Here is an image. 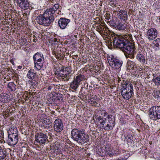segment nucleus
Here are the masks:
<instances>
[{
	"label": "nucleus",
	"mask_w": 160,
	"mask_h": 160,
	"mask_svg": "<svg viewBox=\"0 0 160 160\" xmlns=\"http://www.w3.org/2000/svg\"><path fill=\"white\" fill-rule=\"evenodd\" d=\"M70 22V20L65 18H60L58 21V24L60 28L63 29L65 28L68 23Z\"/></svg>",
	"instance_id": "obj_14"
},
{
	"label": "nucleus",
	"mask_w": 160,
	"mask_h": 160,
	"mask_svg": "<svg viewBox=\"0 0 160 160\" xmlns=\"http://www.w3.org/2000/svg\"><path fill=\"white\" fill-rule=\"evenodd\" d=\"M62 95L58 94H57V96L56 97V99L57 100L62 99Z\"/></svg>",
	"instance_id": "obj_39"
},
{
	"label": "nucleus",
	"mask_w": 160,
	"mask_h": 160,
	"mask_svg": "<svg viewBox=\"0 0 160 160\" xmlns=\"http://www.w3.org/2000/svg\"><path fill=\"white\" fill-rule=\"evenodd\" d=\"M85 79V76L83 75L80 74L77 76L70 83V88L73 90H76L80 85L81 82Z\"/></svg>",
	"instance_id": "obj_7"
},
{
	"label": "nucleus",
	"mask_w": 160,
	"mask_h": 160,
	"mask_svg": "<svg viewBox=\"0 0 160 160\" xmlns=\"http://www.w3.org/2000/svg\"><path fill=\"white\" fill-rule=\"evenodd\" d=\"M7 151L1 147L0 148V160H6L7 156Z\"/></svg>",
	"instance_id": "obj_25"
},
{
	"label": "nucleus",
	"mask_w": 160,
	"mask_h": 160,
	"mask_svg": "<svg viewBox=\"0 0 160 160\" xmlns=\"http://www.w3.org/2000/svg\"><path fill=\"white\" fill-rule=\"evenodd\" d=\"M54 11L51 9H48L42 14H40L36 19L37 22L41 25L49 26L54 20L53 14Z\"/></svg>",
	"instance_id": "obj_2"
},
{
	"label": "nucleus",
	"mask_w": 160,
	"mask_h": 160,
	"mask_svg": "<svg viewBox=\"0 0 160 160\" xmlns=\"http://www.w3.org/2000/svg\"><path fill=\"white\" fill-rule=\"evenodd\" d=\"M23 97L24 99L25 100H27L28 99V97L27 96V94L25 95V94H24L22 96Z\"/></svg>",
	"instance_id": "obj_40"
},
{
	"label": "nucleus",
	"mask_w": 160,
	"mask_h": 160,
	"mask_svg": "<svg viewBox=\"0 0 160 160\" xmlns=\"http://www.w3.org/2000/svg\"><path fill=\"white\" fill-rule=\"evenodd\" d=\"M149 30H148V32L147 33V34H148V38L149 39L150 37H149L150 36V32H149Z\"/></svg>",
	"instance_id": "obj_43"
},
{
	"label": "nucleus",
	"mask_w": 160,
	"mask_h": 160,
	"mask_svg": "<svg viewBox=\"0 0 160 160\" xmlns=\"http://www.w3.org/2000/svg\"><path fill=\"white\" fill-rule=\"evenodd\" d=\"M98 113L99 114H101V115H103L104 117L108 118V116H110L108 114V113L105 110H99L98 112Z\"/></svg>",
	"instance_id": "obj_35"
},
{
	"label": "nucleus",
	"mask_w": 160,
	"mask_h": 160,
	"mask_svg": "<svg viewBox=\"0 0 160 160\" xmlns=\"http://www.w3.org/2000/svg\"><path fill=\"white\" fill-rule=\"evenodd\" d=\"M54 129L56 132H59L62 131L63 129V125L62 120L59 118L56 119L53 123Z\"/></svg>",
	"instance_id": "obj_10"
},
{
	"label": "nucleus",
	"mask_w": 160,
	"mask_h": 160,
	"mask_svg": "<svg viewBox=\"0 0 160 160\" xmlns=\"http://www.w3.org/2000/svg\"><path fill=\"white\" fill-rule=\"evenodd\" d=\"M53 53L55 55L56 58L58 60H61L64 58V55L63 52L61 50L54 51Z\"/></svg>",
	"instance_id": "obj_21"
},
{
	"label": "nucleus",
	"mask_w": 160,
	"mask_h": 160,
	"mask_svg": "<svg viewBox=\"0 0 160 160\" xmlns=\"http://www.w3.org/2000/svg\"><path fill=\"white\" fill-rule=\"evenodd\" d=\"M71 133L72 138L78 143H86L88 141V136H85L84 131L82 129H73L72 130Z\"/></svg>",
	"instance_id": "obj_3"
},
{
	"label": "nucleus",
	"mask_w": 160,
	"mask_h": 160,
	"mask_svg": "<svg viewBox=\"0 0 160 160\" xmlns=\"http://www.w3.org/2000/svg\"><path fill=\"white\" fill-rule=\"evenodd\" d=\"M123 160V159H117V160Z\"/></svg>",
	"instance_id": "obj_51"
},
{
	"label": "nucleus",
	"mask_w": 160,
	"mask_h": 160,
	"mask_svg": "<svg viewBox=\"0 0 160 160\" xmlns=\"http://www.w3.org/2000/svg\"><path fill=\"white\" fill-rule=\"evenodd\" d=\"M33 59L34 62L39 61H44V58L43 55L41 53L37 52L33 56Z\"/></svg>",
	"instance_id": "obj_17"
},
{
	"label": "nucleus",
	"mask_w": 160,
	"mask_h": 160,
	"mask_svg": "<svg viewBox=\"0 0 160 160\" xmlns=\"http://www.w3.org/2000/svg\"><path fill=\"white\" fill-rule=\"evenodd\" d=\"M36 76V72L32 69H30L27 74V77L29 80H33Z\"/></svg>",
	"instance_id": "obj_19"
},
{
	"label": "nucleus",
	"mask_w": 160,
	"mask_h": 160,
	"mask_svg": "<svg viewBox=\"0 0 160 160\" xmlns=\"http://www.w3.org/2000/svg\"><path fill=\"white\" fill-rule=\"evenodd\" d=\"M112 39L113 41L111 44L112 45V44L115 47L121 49L125 53H126L127 58H134L136 52L133 46L130 44L125 43L123 38L122 37H112Z\"/></svg>",
	"instance_id": "obj_1"
},
{
	"label": "nucleus",
	"mask_w": 160,
	"mask_h": 160,
	"mask_svg": "<svg viewBox=\"0 0 160 160\" xmlns=\"http://www.w3.org/2000/svg\"><path fill=\"white\" fill-rule=\"evenodd\" d=\"M121 92L122 98L126 100L130 98L133 93V86L130 83L123 81L121 83Z\"/></svg>",
	"instance_id": "obj_4"
},
{
	"label": "nucleus",
	"mask_w": 160,
	"mask_h": 160,
	"mask_svg": "<svg viewBox=\"0 0 160 160\" xmlns=\"http://www.w3.org/2000/svg\"><path fill=\"white\" fill-rule=\"evenodd\" d=\"M52 41L53 42H58V39L56 38H54L52 40Z\"/></svg>",
	"instance_id": "obj_41"
},
{
	"label": "nucleus",
	"mask_w": 160,
	"mask_h": 160,
	"mask_svg": "<svg viewBox=\"0 0 160 160\" xmlns=\"http://www.w3.org/2000/svg\"><path fill=\"white\" fill-rule=\"evenodd\" d=\"M72 71L71 68L69 67H62L58 72V76L61 77L62 80L68 81L70 78L69 74Z\"/></svg>",
	"instance_id": "obj_5"
},
{
	"label": "nucleus",
	"mask_w": 160,
	"mask_h": 160,
	"mask_svg": "<svg viewBox=\"0 0 160 160\" xmlns=\"http://www.w3.org/2000/svg\"><path fill=\"white\" fill-rule=\"evenodd\" d=\"M8 144L10 145H14L18 142V136L8 134Z\"/></svg>",
	"instance_id": "obj_13"
},
{
	"label": "nucleus",
	"mask_w": 160,
	"mask_h": 160,
	"mask_svg": "<svg viewBox=\"0 0 160 160\" xmlns=\"http://www.w3.org/2000/svg\"><path fill=\"white\" fill-rule=\"evenodd\" d=\"M54 111H52L51 112V113L52 114H54Z\"/></svg>",
	"instance_id": "obj_48"
},
{
	"label": "nucleus",
	"mask_w": 160,
	"mask_h": 160,
	"mask_svg": "<svg viewBox=\"0 0 160 160\" xmlns=\"http://www.w3.org/2000/svg\"><path fill=\"white\" fill-rule=\"evenodd\" d=\"M33 42H35V39L33 40Z\"/></svg>",
	"instance_id": "obj_52"
},
{
	"label": "nucleus",
	"mask_w": 160,
	"mask_h": 160,
	"mask_svg": "<svg viewBox=\"0 0 160 160\" xmlns=\"http://www.w3.org/2000/svg\"><path fill=\"white\" fill-rule=\"evenodd\" d=\"M124 141H126L127 144L128 145H129L132 143V140L131 139V138L128 136H127L125 138Z\"/></svg>",
	"instance_id": "obj_37"
},
{
	"label": "nucleus",
	"mask_w": 160,
	"mask_h": 160,
	"mask_svg": "<svg viewBox=\"0 0 160 160\" xmlns=\"http://www.w3.org/2000/svg\"><path fill=\"white\" fill-rule=\"evenodd\" d=\"M18 68L19 69H21L22 68V66H18Z\"/></svg>",
	"instance_id": "obj_44"
},
{
	"label": "nucleus",
	"mask_w": 160,
	"mask_h": 160,
	"mask_svg": "<svg viewBox=\"0 0 160 160\" xmlns=\"http://www.w3.org/2000/svg\"><path fill=\"white\" fill-rule=\"evenodd\" d=\"M158 32L155 28H151V39L153 40L157 36Z\"/></svg>",
	"instance_id": "obj_29"
},
{
	"label": "nucleus",
	"mask_w": 160,
	"mask_h": 160,
	"mask_svg": "<svg viewBox=\"0 0 160 160\" xmlns=\"http://www.w3.org/2000/svg\"><path fill=\"white\" fill-rule=\"evenodd\" d=\"M45 119H46L45 118H44V119L43 118V120H42L45 123Z\"/></svg>",
	"instance_id": "obj_49"
},
{
	"label": "nucleus",
	"mask_w": 160,
	"mask_h": 160,
	"mask_svg": "<svg viewBox=\"0 0 160 160\" xmlns=\"http://www.w3.org/2000/svg\"><path fill=\"white\" fill-rule=\"evenodd\" d=\"M116 12H117L118 17L124 21H126L128 19V13L126 11L123 10L116 11Z\"/></svg>",
	"instance_id": "obj_12"
},
{
	"label": "nucleus",
	"mask_w": 160,
	"mask_h": 160,
	"mask_svg": "<svg viewBox=\"0 0 160 160\" xmlns=\"http://www.w3.org/2000/svg\"><path fill=\"white\" fill-rule=\"evenodd\" d=\"M78 55H75V57H76V58L78 57Z\"/></svg>",
	"instance_id": "obj_50"
},
{
	"label": "nucleus",
	"mask_w": 160,
	"mask_h": 160,
	"mask_svg": "<svg viewBox=\"0 0 160 160\" xmlns=\"http://www.w3.org/2000/svg\"><path fill=\"white\" fill-rule=\"evenodd\" d=\"M152 80L157 85H160V77H157L153 79Z\"/></svg>",
	"instance_id": "obj_36"
},
{
	"label": "nucleus",
	"mask_w": 160,
	"mask_h": 160,
	"mask_svg": "<svg viewBox=\"0 0 160 160\" xmlns=\"http://www.w3.org/2000/svg\"><path fill=\"white\" fill-rule=\"evenodd\" d=\"M1 146H0V148L1 147Z\"/></svg>",
	"instance_id": "obj_56"
},
{
	"label": "nucleus",
	"mask_w": 160,
	"mask_h": 160,
	"mask_svg": "<svg viewBox=\"0 0 160 160\" xmlns=\"http://www.w3.org/2000/svg\"><path fill=\"white\" fill-rule=\"evenodd\" d=\"M105 154L108 155L110 157L113 155V153L111 149V146L109 145H107L105 146L104 150Z\"/></svg>",
	"instance_id": "obj_20"
},
{
	"label": "nucleus",
	"mask_w": 160,
	"mask_h": 160,
	"mask_svg": "<svg viewBox=\"0 0 160 160\" xmlns=\"http://www.w3.org/2000/svg\"><path fill=\"white\" fill-rule=\"evenodd\" d=\"M151 118L155 120L160 119V106H154L151 108Z\"/></svg>",
	"instance_id": "obj_8"
},
{
	"label": "nucleus",
	"mask_w": 160,
	"mask_h": 160,
	"mask_svg": "<svg viewBox=\"0 0 160 160\" xmlns=\"http://www.w3.org/2000/svg\"><path fill=\"white\" fill-rule=\"evenodd\" d=\"M51 88H52L51 87H50V86H49V87H48V90H51Z\"/></svg>",
	"instance_id": "obj_45"
},
{
	"label": "nucleus",
	"mask_w": 160,
	"mask_h": 160,
	"mask_svg": "<svg viewBox=\"0 0 160 160\" xmlns=\"http://www.w3.org/2000/svg\"><path fill=\"white\" fill-rule=\"evenodd\" d=\"M147 51H148V52H149V51L148 50V49H147Z\"/></svg>",
	"instance_id": "obj_54"
},
{
	"label": "nucleus",
	"mask_w": 160,
	"mask_h": 160,
	"mask_svg": "<svg viewBox=\"0 0 160 160\" xmlns=\"http://www.w3.org/2000/svg\"><path fill=\"white\" fill-rule=\"evenodd\" d=\"M88 96V99L90 100L89 102H91V104L92 105H94L96 103H97L98 101V99L97 98V97L95 95L93 97L92 95L91 96V94L90 92H88L87 95V96Z\"/></svg>",
	"instance_id": "obj_18"
},
{
	"label": "nucleus",
	"mask_w": 160,
	"mask_h": 160,
	"mask_svg": "<svg viewBox=\"0 0 160 160\" xmlns=\"http://www.w3.org/2000/svg\"><path fill=\"white\" fill-rule=\"evenodd\" d=\"M153 91L152 95L155 98H158L160 97V92L155 89L153 90Z\"/></svg>",
	"instance_id": "obj_32"
},
{
	"label": "nucleus",
	"mask_w": 160,
	"mask_h": 160,
	"mask_svg": "<svg viewBox=\"0 0 160 160\" xmlns=\"http://www.w3.org/2000/svg\"><path fill=\"white\" fill-rule=\"evenodd\" d=\"M120 79H119L118 80V82H119V81H120Z\"/></svg>",
	"instance_id": "obj_55"
},
{
	"label": "nucleus",
	"mask_w": 160,
	"mask_h": 160,
	"mask_svg": "<svg viewBox=\"0 0 160 160\" xmlns=\"http://www.w3.org/2000/svg\"><path fill=\"white\" fill-rule=\"evenodd\" d=\"M2 137L1 135H0V141H1L2 139Z\"/></svg>",
	"instance_id": "obj_47"
},
{
	"label": "nucleus",
	"mask_w": 160,
	"mask_h": 160,
	"mask_svg": "<svg viewBox=\"0 0 160 160\" xmlns=\"http://www.w3.org/2000/svg\"><path fill=\"white\" fill-rule=\"evenodd\" d=\"M102 150L101 149V148H99V149H98V151H99V152H100L101 150ZM100 152V153H98V154H99L100 155H101V156H102V155H103V153L102 152V153H101Z\"/></svg>",
	"instance_id": "obj_42"
},
{
	"label": "nucleus",
	"mask_w": 160,
	"mask_h": 160,
	"mask_svg": "<svg viewBox=\"0 0 160 160\" xmlns=\"http://www.w3.org/2000/svg\"><path fill=\"white\" fill-rule=\"evenodd\" d=\"M160 47V38H157L153 40L151 44V47L153 49V51H156L159 49Z\"/></svg>",
	"instance_id": "obj_15"
},
{
	"label": "nucleus",
	"mask_w": 160,
	"mask_h": 160,
	"mask_svg": "<svg viewBox=\"0 0 160 160\" xmlns=\"http://www.w3.org/2000/svg\"><path fill=\"white\" fill-rule=\"evenodd\" d=\"M55 150H56V152L58 153H62V151H63L62 147L61 145L59 144L57 146L54 147Z\"/></svg>",
	"instance_id": "obj_31"
},
{
	"label": "nucleus",
	"mask_w": 160,
	"mask_h": 160,
	"mask_svg": "<svg viewBox=\"0 0 160 160\" xmlns=\"http://www.w3.org/2000/svg\"><path fill=\"white\" fill-rule=\"evenodd\" d=\"M136 63L134 61L129 60L127 62V68L128 70H134Z\"/></svg>",
	"instance_id": "obj_26"
},
{
	"label": "nucleus",
	"mask_w": 160,
	"mask_h": 160,
	"mask_svg": "<svg viewBox=\"0 0 160 160\" xmlns=\"http://www.w3.org/2000/svg\"><path fill=\"white\" fill-rule=\"evenodd\" d=\"M107 59L110 66L114 69H119L122 65V62L113 55L108 56Z\"/></svg>",
	"instance_id": "obj_6"
},
{
	"label": "nucleus",
	"mask_w": 160,
	"mask_h": 160,
	"mask_svg": "<svg viewBox=\"0 0 160 160\" xmlns=\"http://www.w3.org/2000/svg\"><path fill=\"white\" fill-rule=\"evenodd\" d=\"M44 61H39L34 62V67L38 70H40L42 67L43 65Z\"/></svg>",
	"instance_id": "obj_24"
},
{
	"label": "nucleus",
	"mask_w": 160,
	"mask_h": 160,
	"mask_svg": "<svg viewBox=\"0 0 160 160\" xmlns=\"http://www.w3.org/2000/svg\"><path fill=\"white\" fill-rule=\"evenodd\" d=\"M126 28V24L125 23H122L121 22L118 24H115V28L118 30H122L125 29Z\"/></svg>",
	"instance_id": "obj_27"
},
{
	"label": "nucleus",
	"mask_w": 160,
	"mask_h": 160,
	"mask_svg": "<svg viewBox=\"0 0 160 160\" xmlns=\"http://www.w3.org/2000/svg\"><path fill=\"white\" fill-rule=\"evenodd\" d=\"M45 115L44 114L42 115V116L43 117Z\"/></svg>",
	"instance_id": "obj_53"
},
{
	"label": "nucleus",
	"mask_w": 160,
	"mask_h": 160,
	"mask_svg": "<svg viewBox=\"0 0 160 160\" xmlns=\"http://www.w3.org/2000/svg\"><path fill=\"white\" fill-rule=\"evenodd\" d=\"M10 133L8 134H13L14 135L18 136V131L16 127L12 126L10 129Z\"/></svg>",
	"instance_id": "obj_30"
},
{
	"label": "nucleus",
	"mask_w": 160,
	"mask_h": 160,
	"mask_svg": "<svg viewBox=\"0 0 160 160\" xmlns=\"http://www.w3.org/2000/svg\"><path fill=\"white\" fill-rule=\"evenodd\" d=\"M35 141L40 145L45 144L48 140L47 135L42 132L37 133L35 135Z\"/></svg>",
	"instance_id": "obj_9"
},
{
	"label": "nucleus",
	"mask_w": 160,
	"mask_h": 160,
	"mask_svg": "<svg viewBox=\"0 0 160 160\" xmlns=\"http://www.w3.org/2000/svg\"><path fill=\"white\" fill-rule=\"evenodd\" d=\"M19 7L23 9H27L29 6V4L27 0H25L18 4Z\"/></svg>",
	"instance_id": "obj_23"
},
{
	"label": "nucleus",
	"mask_w": 160,
	"mask_h": 160,
	"mask_svg": "<svg viewBox=\"0 0 160 160\" xmlns=\"http://www.w3.org/2000/svg\"><path fill=\"white\" fill-rule=\"evenodd\" d=\"M112 116H108V122L106 125L104 127V129L107 130H110L112 129L115 125V119L112 118Z\"/></svg>",
	"instance_id": "obj_11"
},
{
	"label": "nucleus",
	"mask_w": 160,
	"mask_h": 160,
	"mask_svg": "<svg viewBox=\"0 0 160 160\" xmlns=\"http://www.w3.org/2000/svg\"><path fill=\"white\" fill-rule=\"evenodd\" d=\"M95 118L96 121L97 122L99 123L100 124L103 126L105 124L106 120V118L103 119L99 115H98V114L96 115Z\"/></svg>",
	"instance_id": "obj_22"
},
{
	"label": "nucleus",
	"mask_w": 160,
	"mask_h": 160,
	"mask_svg": "<svg viewBox=\"0 0 160 160\" xmlns=\"http://www.w3.org/2000/svg\"><path fill=\"white\" fill-rule=\"evenodd\" d=\"M132 36L131 35H129L128 34H126L124 35L123 36H120L118 37L117 36L116 37H122V38H123V40H124V42H125L126 40H129V39L131 38Z\"/></svg>",
	"instance_id": "obj_34"
},
{
	"label": "nucleus",
	"mask_w": 160,
	"mask_h": 160,
	"mask_svg": "<svg viewBox=\"0 0 160 160\" xmlns=\"http://www.w3.org/2000/svg\"><path fill=\"white\" fill-rule=\"evenodd\" d=\"M8 86L11 91H15L16 89V85L13 83L9 82L8 84Z\"/></svg>",
	"instance_id": "obj_33"
},
{
	"label": "nucleus",
	"mask_w": 160,
	"mask_h": 160,
	"mask_svg": "<svg viewBox=\"0 0 160 160\" xmlns=\"http://www.w3.org/2000/svg\"><path fill=\"white\" fill-rule=\"evenodd\" d=\"M67 149V148L64 147L63 148V151H66Z\"/></svg>",
	"instance_id": "obj_46"
},
{
	"label": "nucleus",
	"mask_w": 160,
	"mask_h": 160,
	"mask_svg": "<svg viewBox=\"0 0 160 160\" xmlns=\"http://www.w3.org/2000/svg\"><path fill=\"white\" fill-rule=\"evenodd\" d=\"M136 58L141 63L143 64L145 63V57L142 54L138 53L136 56Z\"/></svg>",
	"instance_id": "obj_28"
},
{
	"label": "nucleus",
	"mask_w": 160,
	"mask_h": 160,
	"mask_svg": "<svg viewBox=\"0 0 160 160\" xmlns=\"http://www.w3.org/2000/svg\"><path fill=\"white\" fill-rule=\"evenodd\" d=\"M100 29L102 33L106 37H107L108 38L109 37H110L111 32L107 27L105 26H101L100 27Z\"/></svg>",
	"instance_id": "obj_16"
},
{
	"label": "nucleus",
	"mask_w": 160,
	"mask_h": 160,
	"mask_svg": "<svg viewBox=\"0 0 160 160\" xmlns=\"http://www.w3.org/2000/svg\"><path fill=\"white\" fill-rule=\"evenodd\" d=\"M59 5L58 4H55L54 6V7L55 8V9H54L53 8H50V9H53L54 11V13L55 12V11H56L59 8Z\"/></svg>",
	"instance_id": "obj_38"
}]
</instances>
